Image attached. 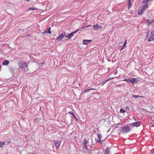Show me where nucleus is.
<instances>
[{
  "mask_svg": "<svg viewBox=\"0 0 154 154\" xmlns=\"http://www.w3.org/2000/svg\"><path fill=\"white\" fill-rule=\"evenodd\" d=\"M148 3H146L145 5L141 6L139 9L138 11V14L139 15H141L143 13L145 10L148 7Z\"/></svg>",
  "mask_w": 154,
  "mask_h": 154,
  "instance_id": "f257e3e1",
  "label": "nucleus"
},
{
  "mask_svg": "<svg viewBox=\"0 0 154 154\" xmlns=\"http://www.w3.org/2000/svg\"><path fill=\"white\" fill-rule=\"evenodd\" d=\"M124 81L127 82L128 83L131 82L132 84L136 83L137 82V80L136 78H132L131 79H125Z\"/></svg>",
  "mask_w": 154,
  "mask_h": 154,
  "instance_id": "f03ea898",
  "label": "nucleus"
},
{
  "mask_svg": "<svg viewBox=\"0 0 154 154\" xmlns=\"http://www.w3.org/2000/svg\"><path fill=\"white\" fill-rule=\"evenodd\" d=\"M18 66L20 68L24 69L28 67L26 63L22 61H21L19 63Z\"/></svg>",
  "mask_w": 154,
  "mask_h": 154,
  "instance_id": "7ed1b4c3",
  "label": "nucleus"
},
{
  "mask_svg": "<svg viewBox=\"0 0 154 154\" xmlns=\"http://www.w3.org/2000/svg\"><path fill=\"white\" fill-rule=\"evenodd\" d=\"M65 36L66 32H63L57 38L56 40L59 41H61Z\"/></svg>",
  "mask_w": 154,
  "mask_h": 154,
  "instance_id": "20e7f679",
  "label": "nucleus"
},
{
  "mask_svg": "<svg viewBox=\"0 0 154 154\" xmlns=\"http://www.w3.org/2000/svg\"><path fill=\"white\" fill-rule=\"evenodd\" d=\"M130 125L131 126L133 127H137L140 125L141 122L140 121H137L131 123L130 124Z\"/></svg>",
  "mask_w": 154,
  "mask_h": 154,
  "instance_id": "39448f33",
  "label": "nucleus"
},
{
  "mask_svg": "<svg viewBox=\"0 0 154 154\" xmlns=\"http://www.w3.org/2000/svg\"><path fill=\"white\" fill-rule=\"evenodd\" d=\"M53 142L56 146L57 148H59L60 146L61 141L58 140H53Z\"/></svg>",
  "mask_w": 154,
  "mask_h": 154,
  "instance_id": "423d86ee",
  "label": "nucleus"
},
{
  "mask_svg": "<svg viewBox=\"0 0 154 154\" xmlns=\"http://www.w3.org/2000/svg\"><path fill=\"white\" fill-rule=\"evenodd\" d=\"M131 128L125 126L122 128V132L124 133H126L129 131Z\"/></svg>",
  "mask_w": 154,
  "mask_h": 154,
  "instance_id": "0eeeda50",
  "label": "nucleus"
},
{
  "mask_svg": "<svg viewBox=\"0 0 154 154\" xmlns=\"http://www.w3.org/2000/svg\"><path fill=\"white\" fill-rule=\"evenodd\" d=\"M93 27L94 30H97L99 29H101L102 26H99V25L96 24L94 25Z\"/></svg>",
  "mask_w": 154,
  "mask_h": 154,
  "instance_id": "6e6552de",
  "label": "nucleus"
},
{
  "mask_svg": "<svg viewBox=\"0 0 154 154\" xmlns=\"http://www.w3.org/2000/svg\"><path fill=\"white\" fill-rule=\"evenodd\" d=\"M154 22V19H148L146 21V23L148 25H150Z\"/></svg>",
  "mask_w": 154,
  "mask_h": 154,
  "instance_id": "1a4fd4ad",
  "label": "nucleus"
},
{
  "mask_svg": "<svg viewBox=\"0 0 154 154\" xmlns=\"http://www.w3.org/2000/svg\"><path fill=\"white\" fill-rule=\"evenodd\" d=\"M88 140L86 139L84 140L83 141V145L84 146V148L86 149H87L88 148L86 146V144L88 143Z\"/></svg>",
  "mask_w": 154,
  "mask_h": 154,
  "instance_id": "9d476101",
  "label": "nucleus"
},
{
  "mask_svg": "<svg viewBox=\"0 0 154 154\" xmlns=\"http://www.w3.org/2000/svg\"><path fill=\"white\" fill-rule=\"evenodd\" d=\"M51 30V27L48 28L43 33V34L45 33H49L51 34V32L50 31Z\"/></svg>",
  "mask_w": 154,
  "mask_h": 154,
  "instance_id": "9b49d317",
  "label": "nucleus"
},
{
  "mask_svg": "<svg viewBox=\"0 0 154 154\" xmlns=\"http://www.w3.org/2000/svg\"><path fill=\"white\" fill-rule=\"evenodd\" d=\"M91 40H85L83 41V43L84 44L87 45L88 44L89 42H91Z\"/></svg>",
  "mask_w": 154,
  "mask_h": 154,
  "instance_id": "f8f14e48",
  "label": "nucleus"
},
{
  "mask_svg": "<svg viewBox=\"0 0 154 154\" xmlns=\"http://www.w3.org/2000/svg\"><path fill=\"white\" fill-rule=\"evenodd\" d=\"M9 63V61L8 60H4L2 63L3 65H7Z\"/></svg>",
  "mask_w": 154,
  "mask_h": 154,
  "instance_id": "ddd939ff",
  "label": "nucleus"
},
{
  "mask_svg": "<svg viewBox=\"0 0 154 154\" xmlns=\"http://www.w3.org/2000/svg\"><path fill=\"white\" fill-rule=\"evenodd\" d=\"M73 34H74L72 32L68 34L65 37L66 38H68V39H69L71 37L73 36Z\"/></svg>",
  "mask_w": 154,
  "mask_h": 154,
  "instance_id": "4468645a",
  "label": "nucleus"
},
{
  "mask_svg": "<svg viewBox=\"0 0 154 154\" xmlns=\"http://www.w3.org/2000/svg\"><path fill=\"white\" fill-rule=\"evenodd\" d=\"M113 78H109L108 79H107L105 81H103L102 82V85H103L105 84L107 82L109 81V80H111Z\"/></svg>",
  "mask_w": 154,
  "mask_h": 154,
  "instance_id": "2eb2a0df",
  "label": "nucleus"
},
{
  "mask_svg": "<svg viewBox=\"0 0 154 154\" xmlns=\"http://www.w3.org/2000/svg\"><path fill=\"white\" fill-rule=\"evenodd\" d=\"M132 97H134V98H144V97L143 96H139V95H133Z\"/></svg>",
  "mask_w": 154,
  "mask_h": 154,
  "instance_id": "dca6fc26",
  "label": "nucleus"
},
{
  "mask_svg": "<svg viewBox=\"0 0 154 154\" xmlns=\"http://www.w3.org/2000/svg\"><path fill=\"white\" fill-rule=\"evenodd\" d=\"M127 41L126 40H125V42L123 44V45L121 49L120 50L121 51L123 49H124L126 47V44Z\"/></svg>",
  "mask_w": 154,
  "mask_h": 154,
  "instance_id": "f3484780",
  "label": "nucleus"
},
{
  "mask_svg": "<svg viewBox=\"0 0 154 154\" xmlns=\"http://www.w3.org/2000/svg\"><path fill=\"white\" fill-rule=\"evenodd\" d=\"M5 144V142L4 141H0V146L1 147H2V146H4Z\"/></svg>",
  "mask_w": 154,
  "mask_h": 154,
  "instance_id": "a211bd4d",
  "label": "nucleus"
},
{
  "mask_svg": "<svg viewBox=\"0 0 154 154\" xmlns=\"http://www.w3.org/2000/svg\"><path fill=\"white\" fill-rule=\"evenodd\" d=\"M131 0H129V2L128 3V9H129V8H130L131 5Z\"/></svg>",
  "mask_w": 154,
  "mask_h": 154,
  "instance_id": "6ab92c4d",
  "label": "nucleus"
},
{
  "mask_svg": "<svg viewBox=\"0 0 154 154\" xmlns=\"http://www.w3.org/2000/svg\"><path fill=\"white\" fill-rule=\"evenodd\" d=\"M109 149H107L105 150V154H109Z\"/></svg>",
  "mask_w": 154,
  "mask_h": 154,
  "instance_id": "aec40b11",
  "label": "nucleus"
},
{
  "mask_svg": "<svg viewBox=\"0 0 154 154\" xmlns=\"http://www.w3.org/2000/svg\"><path fill=\"white\" fill-rule=\"evenodd\" d=\"M69 113H70L72 116L75 118V119L76 120H77V119L75 116V115H74V113L73 112H69Z\"/></svg>",
  "mask_w": 154,
  "mask_h": 154,
  "instance_id": "412c9836",
  "label": "nucleus"
},
{
  "mask_svg": "<svg viewBox=\"0 0 154 154\" xmlns=\"http://www.w3.org/2000/svg\"><path fill=\"white\" fill-rule=\"evenodd\" d=\"M97 136L98 137V138H99V140H97V142H99L100 141V138L102 136L100 134H98L97 135Z\"/></svg>",
  "mask_w": 154,
  "mask_h": 154,
  "instance_id": "4be33fe9",
  "label": "nucleus"
},
{
  "mask_svg": "<svg viewBox=\"0 0 154 154\" xmlns=\"http://www.w3.org/2000/svg\"><path fill=\"white\" fill-rule=\"evenodd\" d=\"M120 112L121 113H124L125 112V111L123 109H121L120 110Z\"/></svg>",
  "mask_w": 154,
  "mask_h": 154,
  "instance_id": "5701e85b",
  "label": "nucleus"
},
{
  "mask_svg": "<svg viewBox=\"0 0 154 154\" xmlns=\"http://www.w3.org/2000/svg\"><path fill=\"white\" fill-rule=\"evenodd\" d=\"M96 89H94V88H91V89H88V90H85V91H84V92H88V91H90V90H95Z\"/></svg>",
  "mask_w": 154,
  "mask_h": 154,
  "instance_id": "b1692460",
  "label": "nucleus"
},
{
  "mask_svg": "<svg viewBox=\"0 0 154 154\" xmlns=\"http://www.w3.org/2000/svg\"><path fill=\"white\" fill-rule=\"evenodd\" d=\"M36 10V12L37 11V9L35 8H30L29 9V10Z\"/></svg>",
  "mask_w": 154,
  "mask_h": 154,
  "instance_id": "393cba45",
  "label": "nucleus"
},
{
  "mask_svg": "<svg viewBox=\"0 0 154 154\" xmlns=\"http://www.w3.org/2000/svg\"><path fill=\"white\" fill-rule=\"evenodd\" d=\"M142 3L143 4H145V3L146 4V3H148L147 2V1L146 0H143L142 2Z\"/></svg>",
  "mask_w": 154,
  "mask_h": 154,
  "instance_id": "a878e982",
  "label": "nucleus"
},
{
  "mask_svg": "<svg viewBox=\"0 0 154 154\" xmlns=\"http://www.w3.org/2000/svg\"><path fill=\"white\" fill-rule=\"evenodd\" d=\"M80 29H76V30H75V31L73 32H72L74 34L76 33Z\"/></svg>",
  "mask_w": 154,
  "mask_h": 154,
  "instance_id": "bb28decb",
  "label": "nucleus"
},
{
  "mask_svg": "<svg viewBox=\"0 0 154 154\" xmlns=\"http://www.w3.org/2000/svg\"><path fill=\"white\" fill-rule=\"evenodd\" d=\"M91 26V25H88V26H84V27H83L81 28V29H83V28H87V27H89V26Z\"/></svg>",
  "mask_w": 154,
  "mask_h": 154,
  "instance_id": "cd10ccee",
  "label": "nucleus"
},
{
  "mask_svg": "<svg viewBox=\"0 0 154 154\" xmlns=\"http://www.w3.org/2000/svg\"><path fill=\"white\" fill-rule=\"evenodd\" d=\"M149 35H152V37H153V36H154V35L152 34V31H151V32L150 34Z\"/></svg>",
  "mask_w": 154,
  "mask_h": 154,
  "instance_id": "c85d7f7f",
  "label": "nucleus"
},
{
  "mask_svg": "<svg viewBox=\"0 0 154 154\" xmlns=\"http://www.w3.org/2000/svg\"><path fill=\"white\" fill-rule=\"evenodd\" d=\"M11 143V140H9L7 142V143Z\"/></svg>",
  "mask_w": 154,
  "mask_h": 154,
  "instance_id": "c756f323",
  "label": "nucleus"
},
{
  "mask_svg": "<svg viewBox=\"0 0 154 154\" xmlns=\"http://www.w3.org/2000/svg\"><path fill=\"white\" fill-rule=\"evenodd\" d=\"M30 0H26V1L28 2H29Z\"/></svg>",
  "mask_w": 154,
  "mask_h": 154,
  "instance_id": "7c9ffc66",
  "label": "nucleus"
},
{
  "mask_svg": "<svg viewBox=\"0 0 154 154\" xmlns=\"http://www.w3.org/2000/svg\"><path fill=\"white\" fill-rule=\"evenodd\" d=\"M134 120H135V121H136V119H135H135H134Z\"/></svg>",
  "mask_w": 154,
  "mask_h": 154,
  "instance_id": "2f4dec72",
  "label": "nucleus"
}]
</instances>
